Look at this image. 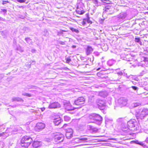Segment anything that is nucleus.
I'll use <instances>...</instances> for the list:
<instances>
[{"label": "nucleus", "mask_w": 148, "mask_h": 148, "mask_svg": "<svg viewBox=\"0 0 148 148\" xmlns=\"http://www.w3.org/2000/svg\"><path fill=\"white\" fill-rule=\"evenodd\" d=\"M32 138L27 136L23 137L21 140V146L24 147H27L32 142Z\"/></svg>", "instance_id": "nucleus-1"}, {"label": "nucleus", "mask_w": 148, "mask_h": 148, "mask_svg": "<svg viewBox=\"0 0 148 148\" xmlns=\"http://www.w3.org/2000/svg\"><path fill=\"white\" fill-rule=\"evenodd\" d=\"M127 125L130 128H133L131 130L134 131L139 129L138 123L134 119H131L127 122Z\"/></svg>", "instance_id": "nucleus-2"}, {"label": "nucleus", "mask_w": 148, "mask_h": 148, "mask_svg": "<svg viewBox=\"0 0 148 148\" xmlns=\"http://www.w3.org/2000/svg\"><path fill=\"white\" fill-rule=\"evenodd\" d=\"M55 137L54 138L55 142L59 143L62 142L64 139V135L59 133L54 134Z\"/></svg>", "instance_id": "nucleus-3"}, {"label": "nucleus", "mask_w": 148, "mask_h": 148, "mask_svg": "<svg viewBox=\"0 0 148 148\" xmlns=\"http://www.w3.org/2000/svg\"><path fill=\"white\" fill-rule=\"evenodd\" d=\"M148 115V110L146 109H143L140 114H138L136 117L138 119H143L147 115Z\"/></svg>", "instance_id": "nucleus-4"}, {"label": "nucleus", "mask_w": 148, "mask_h": 148, "mask_svg": "<svg viewBox=\"0 0 148 148\" xmlns=\"http://www.w3.org/2000/svg\"><path fill=\"white\" fill-rule=\"evenodd\" d=\"M96 103L100 110H103L105 108V103L104 101L98 99L96 100Z\"/></svg>", "instance_id": "nucleus-5"}, {"label": "nucleus", "mask_w": 148, "mask_h": 148, "mask_svg": "<svg viewBox=\"0 0 148 148\" xmlns=\"http://www.w3.org/2000/svg\"><path fill=\"white\" fill-rule=\"evenodd\" d=\"M85 99L83 97H80L78 98L74 101V103L77 105L82 106L84 103Z\"/></svg>", "instance_id": "nucleus-6"}, {"label": "nucleus", "mask_w": 148, "mask_h": 148, "mask_svg": "<svg viewBox=\"0 0 148 148\" xmlns=\"http://www.w3.org/2000/svg\"><path fill=\"white\" fill-rule=\"evenodd\" d=\"M45 126V124L42 123H38L35 127V130L37 131H40L43 129Z\"/></svg>", "instance_id": "nucleus-7"}, {"label": "nucleus", "mask_w": 148, "mask_h": 148, "mask_svg": "<svg viewBox=\"0 0 148 148\" xmlns=\"http://www.w3.org/2000/svg\"><path fill=\"white\" fill-rule=\"evenodd\" d=\"M127 14L126 13H122L120 14L117 18V20L118 22H121L123 19L126 17Z\"/></svg>", "instance_id": "nucleus-8"}, {"label": "nucleus", "mask_w": 148, "mask_h": 148, "mask_svg": "<svg viewBox=\"0 0 148 148\" xmlns=\"http://www.w3.org/2000/svg\"><path fill=\"white\" fill-rule=\"evenodd\" d=\"M60 107V105L57 102H54L51 103L49 106V108L50 109Z\"/></svg>", "instance_id": "nucleus-9"}, {"label": "nucleus", "mask_w": 148, "mask_h": 148, "mask_svg": "<svg viewBox=\"0 0 148 148\" xmlns=\"http://www.w3.org/2000/svg\"><path fill=\"white\" fill-rule=\"evenodd\" d=\"M118 102L119 104L121 107L125 106L127 104V101L126 99L123 98L119 99Z\"/></svg>", "instance_id": "nucleus-10"}, {"label": "nucleus", "mask_w": 148, "mask_h": 148, "mask_svg": "<svg viewBox=\"0 0 148 148\" xmlns=\"http://www.w3.org/2000/svg\"><path fill=\"white\" fill-rule=\"evenodd\" d=\"M85 50L86 55L87 56L90 54L93 51V49L91 46H87Z\"/></svg>", "instance_id": "nucleus-11"}, {"label": "nucleus", "mask_w": 148, "mask_h": 148, "mask_svg": "<svg viewBox=\"0 0 148 148\" xmlns=\"http://www.w3.org/2000/svg\"><path fill=\"white\" fill-rule=\"evenodd\" d=\"M64 105L65 109L67 111H70L73 109L69 101L64 102Z\"/></svg>", "instance_id": "nucleus-12"}, {"label": "nucleus", "mask_w": 148, "mask_h": 148, "mask_svg": "<svg viewBox=\"0 0 148 148\" xmlns=\"http://www.w3.org/2000/svg\"><path fill=\"white\" fill-rule=\"evenodd\" d=\"M113 9V7L111 6L110 4H108L107 5L105 6V9H103L105 12H111Z\"/></svg>", "instance_id": "nucleus-13"}, {"label": "nucleus", "mask_w": 148, "mask_h": 148, "mask_svg": "<svg viewBox=\"0 0 148 148\" xmlns=\"http://www.w3.org/2000/svg\"><path fill=\"white\" fill-rule=\"evenodd\" d=\"M102 117L98 114H96L95 118V121H98V123L100 124V122L102 121Z\"/></svg>", "instance_id": "nucleus-14"}, {"label": "nucleus", "mask_w": 148, "mask_h": 148, "mask_svg": "<svg viewBox=\"0 0 148 148\" xmlns=\"http://www.w3.org/2000/svg\"><path fill=\"white\" fill-rule=\"evenodd\" d=\"M53 123L55 125H58L61 123V121L60 117H58L54 119Z\"/></svg>", "instance_id": "nucleus-15"}, {"label": "nucleus", "mask_w": 148, "mask_h": 148, "mask_svg": "<svg viewBox=\"0 0 148 148\" xmlns=\"http://www.w3.org/2000/svg\"><path fill=\"white\" fill-rule=\"evenodd\" d=\"M77 141L79 143L87 142L88 140V139L87 138H84L83 137H81L80 138H77Z\"/></svg>", "instance_id": "nucleus-16"}, {"label": "nucleus", "mask_w": 148, "mask_h": 148, "mask_svg": "<svg viewBox=\"0 0 148 148\" xmlns=\"http://www.w3.org/2000/svg\"><path fill=\"white\" fill-rule=\"evenodd\" d=\"M41 145L40 142L38 141H35L33 143V146L34 147L37 148Z\"/></svg>", "instance_id": "nucleus-17"}, {"label": "nucleus", "mask_w": 148, "mask_h": 148, "mask_svg": "<svg viewBox=\"0 0 148 148\" xmlns=\"http://www.w3.org/2000/svg\"><path fill=\"white\" fill-rule=\"evenodd\" d=\"M12 101H17L23 102V100L21 98L18 97H14L12 98Z\"/></svg>", "instance_id": "nucleus-18"}, {"label": "nucleus", "mask_w": 148, "mask_h": 148, "mask_svg": "<svg viewBox=\"0 0 148 148\" xmlns=\"http://www.w3.org/2000/svg\"><path fill=\"white\" fill-rule=\"evenodd\" d=\"M65 135L67 139H69L73 137V133L66 132Z\"/></svg>", "instance_id": "nucleus-19"}, {"label": "nucleus", "mask_w": 148, "mask_h": 148, "mask_svg": "<svg viewBox=\"0 0 148 148\" xmlns=\"http://www.w3.org/2000/svg\"><path fill=\"white\" fill-rule=\"evenodd\" d=\"M115 62L116 61L115 60H110L108 62L107 64L108 65L111 66L115 63Z\"/></svg>", "instance_id": "nucleus-20"}, {"label": "nucleus", "mask_w": 148, "mask_h": 148, "mask_svg": "<svg viewBox=\"0 0 148 148\" xmlns=\"http://www.w3.org/2000/svg\"><path fill=\"white\" fill-rule=\"evenodd\" d=\"M88 127L90 130H92L93 132H97L98 131V129L97 128L90 125H88Z\"/></svg>", "instance_id": "nucleus-21"}, {"label": "nucleus", "mask_w": 148, "mask_h": 148, "mask_svg": "<svg viewBox=\"0 0 148 148\" xmlns=\"http://www.w3.org/2000/svg\"><path fill=\"white\" fill-rule=\"evenodd\" d=\"M106 93L104 92L101 91L99 92L98 95L104 97L106 96Z\"/></svg>", "instance_id": "nucleus-22"}, {"label": "nucleus", "mask_w": 148, "mask_h": 148, "mask_svg": "<svg viewBox=\"0 0 148 148\" xmlns=\"http://www.w3.org/2000/svg\"><path fill=\"white\" fill-rule=\"evenodd\" d=\"M25 40L26 41V42L28 43L29 44H32V41L31 39L29 38H27L25 39Z\"/></svg>", "instance_id": "nucleus-23"}, {"label": "nucleus", "mask_w": 148, "mask_h": 148, "mask_svg": "<svg viewBox=\"0 0 148 148\" xmlns=\"http://www.w3.org/2000/svg\"><path fill=\"white\" fill-rule=\"evenodd\" d=\"M96 114H90L89 116L90 119L95 120V116Z\"/></svg>", "instance_id": "nucleus-24"}, {"label": "nucleus", "mask_w": 148, "mask_h": 148, "mask_svg": "<svg viewBox=\"0 0 148 148\" xmlns=\"http://www.w3.org/2000/svg\"><path fill=\"white\" fill-rule=\"evenodd\" d=\"M70 29L73 32H75L76 33H78L79 32V31L76 29H75L73 28L72 27H71L70 28Z\"/></svg>", "instance_id": "nucleus-25"}, {"label": "nucleus", "mask_w": 148, "mask_h": 148, "mask_svg": "<svg viewBox=\"0 0 148 148\" xmlns=\"http://www.w3.org/2000/svg\"><path fill=\"white\" fill-rule=\"evenodd\" d=\"M64 121H69L71 119L70 118L69 116H64Z\"/></svg>", "instance_id": "nucleus-26"}, {"label": "nucleus", "mask_w": 148, "mask_h": 148, "mask_svg": "<svg viewBox=\"0 0 148 148\" xmlns=\"http://www.w3.org/2000/svg\"><path fill=\"white\" fill-rule=\"evenodd\" d=\"M77 9H78L77 8ZM76 12L77 13L80 14H82L84 12V11L83 10L80 11V10H76Z\"/></svg>", "instance_id": "nucleus-27"}, {"label": "nucleus", "mask_w": 148, "mask_h": 148, "mask_svg": "<svg viewBox=\"0 0 148 148\" xmlns=\"http://www.w3.org/2000/svg\"><path fill=\"white\" fill-rule=\"evenodd\" d=\"M66 132H68V133H73V130L71 128H68L67 129H66Z\"/></svg>", "instance_id": "nucleus-28"}, {"label": "nucleus", "mask_w": 148, "mask_h": 148, "mask_svg": "<svg viewBox=\"0 0 148 148\" xmlns=\"http://www.w3.org/2000/svg\"><path fill=\"white\" fill-rule=\"evenodd\" d=\"M22 95H23L26 96L28 97H30L31 96L30 94L25 92L22 93Z\"/></svg>", "instance_id": "nucleus-29"}, {"label": "nucleus", "mask_w": 148, "mask_h": 148, "mask_svg": "<svg viewBox=\"0 0 148 148\" xmlns=\"http://www.w3.org/2000/svg\"><path fill=\"white\" fill-rule=\"evenodd\" d=\"M14 1H17L20 3L25 2L26 0H14Z\"/></svg>", "instance_id": "nucleus-30"}, {"label": "nucleus", "mask_w": 148, "mask_h": 148, "mask_svg": "<svg viewBox=\"0 0 148 148\" xmlns=\"http://www.w3.org/2000/svg\"><path fill=\"white\" fill-rule=\"evenodd\" d=\"M9 3V2L8 1H3L2 2V4L3 5H5Z\"/></svg>", "instance_id": "nucleus-31"}, {"label": "nucleus", "mask_w": 148, "mask_h": 148, "mask_svg": "<svg viewBox=\"0 0 148 148\" xmlns=\"http://www.w3.org/2000/svg\"><path fill=\"white\" fill-rule=\"evenodd\" d=\"M140 104L139 103H136L134 104V107H136L138 106Z\"/></svg>", "instance_id": "nucleus-32"}, {"label": "nucleus", "mask_w": 148, "mask_h": 148, "mask_svg": "<svg viewBox=\"0 0 148 148\" xmlns=\"http://www.w3.org/2000/svg\"><path fill=\"white\" fill-rule=\"evenodd\" d=\"M59 43L60 45H64L65 44V42L62 41H60L59 42Z\"/></svg>", "instance_id": "nucleus-33"}, {"label": "nucleus", "mask_w": 148, "mask_h": 148, "mask_svg": "<svg viewBox=\"0 0 148 148\" xmlns=\"http://www.w3.org/2000/svg\"><path fill=\"white\" fill-rule=\"evenodd\" d=\"M135 41L136 42H138L140 41V39L138 38H135Z\"/></svg>", "instance_id": "nucleus-34"}, {"label": "nucleus", "mask_w": 148, "mask_h": 148, "mask_svg": "<svg viewBox=\"0 0 148 148\" xmlns=\"http://www.w3.org/2000/svg\"><path fill=\"white\" fill-rule=\"evenodd\" d=\"M71 61V59L70 58H68L66 60V63H69Z\"/></svg>", "instance_id": "nucleus-35"}, {"label": "nucleus", "mask_w": 148, "mask_h": 148, "mask_svg": "<svg viewBox=\"0 0 148 148\" xmlns=\"http://www.w3.org/2000/svg\"><path fill=\"white\" fill-rule=\"evenodd\" d=\"M138 144H139L140 145H141L143 146L144 147H147L145 145H144V144H143L142 143H138Z\"/></svg>", "instance_id": "nucleus-36"}, {"label": "nucleus", "mask_w": 148, "mask_h": 148, "mask_svg": "<svg viewBox=\"0 0 148 148\" xmlns=\"http://www.w3.org/2000/svg\"><path fill=\"white\" fill-rule=\"evenodd\" d=\"M146 73V72L145 71H143L141 73H140V75L142 76L144 74Z\"/></svg>", "instance_id": "nucleus-37"}, {"label": "nucleus", "mask_w": 148, "mask_h": 148, "mask_svg": "<svg viewBox=\"0 0 148 148\" xmlns=\"http://www.w3.org/2000/svg\"><path fill=\"white\" fill-rule=\"evenodd\" d=\"M132 87L133 88V89L134 90H136L138 88L137 87L135 86H132Z\"/></svg>", "instance_id": "nucleus-38"}, {"label": "nucleus", "mask_w": 148, "mask_h": 148, "mask_svg": "<svg viewBox=\"0 0 148 148\" xmlns=\"http://www.w3.org/2000/svg\"><path fill=\"white\" fill-rule=\"evenodd\" d=\"M87 22L88 23H90L91 24L92 23L91 21L90 20L89 18H88L87 19Z\"/></svg>", "instance_id": "nucleus-39"}, {"label": "nucleus", "mask_w": 148, "mask_h": 148, "mask_svg": "<svg viewBox=\"0 0 148 148\" xmlns=\"http://www.w3.org/2000/svg\"><path fill=\"white\" fill-rule=\"evenodd\" d=\"M117 74L120 75H122L123 74V73L121 71L117 73Z\"/></svg>", "instance_id": "nucleus-40"}, {"label": "nucleus", "mask_w": 148, "mask_h": 148, "mask_svg": "<svg viewBox=\"0 0 148 148\" xmlns=\"http://www.w3.org/2000/svg\"><path fill=\"white\" fill-rule=\"evenodd\" d=\"M1 10L4 13H6L7 12V10L6 9H1Z\"/></svg>", "instance_id": "nucleus-41"}, {"label": "nucleus", "mask_w": 148, "mask_h": 148, "mask_svg": "<svg viewBox=\"0 0 148 148\" xmlns=\"http://www.w3.org/2000/svg\"><path fill=\"white\" fill-rule=\"evenodd\" d=\"M17 7H18V8H22L23 9L24 8V6H19L17 5Z\"/></svg>", "instance_id": "nucleus-42"}, {"label": "nucleus", "mask_w": 148, "mask_h": 148, "mask_svg": "<svg viewBox=\"0 0 148 148\" xmlns=\"http://www.w3.org/2000/svg\"><path fill=\"white\" fill-rule=\"evenodd\" d=\"M31 51L32 53H34L36 52V50L34 49H32Z\"/></svg>", "instance_id": "nucleus-43"}, {"label": "nucleus", "mask_w": 148, "mask_h": 148, "mask_svg": "<svg viewBox=\"0 0 148 148\" xmlns=\"http://www.w3.org/2000/svg\"><path fill=\"white\" fill-rule=\"evenodd\" d=\"M40 109L41 110V111L43 112V111L45 109V108H40Z\"/></svg>", "instance_id": "nucleus-44"}, {"label": "nucleus", "mask_w": 148, "mask_h": 148, "mask_svg": "<svg viewBox=\"0 0 148 148\" xmlns=\"http://www.w3.org/2000/svg\"><path fill=\"white\" fill-rule=\"evenodd\" d=\"M145 142L147 143H148V137H147L146 139L145 140Z\"/></svg>", "instance_id": "nucleus-45"}, {"label": "nucleus", "mask_w": 148, "mask_h": 148, "mask_svg": "<svg viewBox=\"0 0 148 148\" xmlns=\"http://www.w3.org/2000/svg\"><path fill=\"white\" fill-rule=\"evenodd\" d=\"M67 125V124H64L63 125V128H64V127H66V126Z\"/></svg>", "instance_id": "nucleus-46"}, {"label": "nucleus", "mask_w": 148, "mask_h": 148, "mask_svg": "<svg viewBox=\"0 0 148 148\" xmlns=\"http://www.w3.org/2000/svg\"><path fill=\"white\" fill-rule=\"evenodd\" d=\"M82 24L83 25H85L86 24V23L85 21H83L82 22Z\"/></svg>", "instance_id": "nucleus-47"}, {"label": "nucleus", "mask_w": 148, "mask_h": 148, "mask_svg": "<svg viewBox=\"0 0 148 148\" xmlns=\"http://www.w3.org/2000/svg\"><path fill=\"white\" fill-rule=\"evenodd\" d=\"M131 76H132L131 75H130V76H127V77L128 78H129V79H130V77Z\"/></svg>", "instance_id": "nucleus-48"}, {"label": "nucleus", "mask_w": 148, "mask_h": 148, "mask_svg": "<svg viewBox=\"0 0 148 148\" xmlns=\"http://www.w3.org/2000/svg\"><path fill=\"white\" fill-rule=\"evenodd\" d=\"M76 47V46L75 45H73L72 46V47L73 48H75Z\"/></svg>", "instance_id": "nucleus-49"}, {"label": "nucleus", "mask_w": 148, "mask_h": 148, "mask_svg": "<svg viewBox=\"0 0 148 148\" xmlns=\"http://www.w3.org/2000/svg\"><path fill=\"white\" fill-rule=\"evenodd\" d=\"M1 20L3 21H5V19L4 18H2Z\"/></svg>", "instance_id": "nucleus-50"}, {"label": "nucleus", "mask_w": 148, "mask_h": 148, "mask_svg": "<svg viewBox=\"0 0 148 148\" xmlns=\"http://www.w3.org/2000/svg\"><path fill=\"white\" fill-rule=\"evenodd\" d=\"M102 1H103L104 3H106V2H104V1H106L105 0H102Z\"/></svg>", "instance_id": "nucleus-51"}, {"label": "nucleus", "mask_w": 148, "mask_h": 148, "mask_svg": "<svg viewBox=\"0 0 148 148\" xmlns=\"http://www.w3.org/2000/svg\"><path fill=\"white\" fill-rule=\"evenodd\" d=\"M46 32H47V34H46V35H48V32H47V31H46Z\"/></svg>", "instance_id": "nucleus-52"}, {"label": "nucleus", "mask_w": 148, "mask_h": 148, "mask_svg": "<svg viewBox=\"0 0 148 148\" xmlns=\"http://www.w3.org/2000/svg\"><path fill=\"white\" fill-rule=\"evenodd\" d=\"M100 68H98L97 69V71H99V70L100 69Z\"/></svg>", "instance_id": "nucleus-53"}, {"label": "nucleus", "mask_w": 148, "mask_h": 148, "mask_svg": "<svg viewBox=\"0 0 148 148\" xmlns=\"http://www.w3.org/2000/svg\"><path fill=\"white\" fill-rule=\"evenodd\" d=\"M121 119H121V118H120V119H118V121H120V120H121Z\"/></svg>", "instance_id": "nucleus-54"}, {"label": "nucleus", "mask_w": 148, "mask_h": 148, "mask_svg": "<svg viewBox=\"0 0 148 148\" xmlns=\"http://www.w3.org/2000/svg\"><path fill=\"white\" fill-rule=\"evenodd\" d=\"M2 134L0 133V136H2Z\"/></svg>", "instance_id": "nucleus-55"}, {"label": "nucleus", "mask_w": 148, "mask_h": 148, "mask_svg": "<svg viewBox=\"0 0 148 148\" xmlns=\"http://www.w3.org/2000/svg\"><path fill=\"white\" fill-rule=\"evenodd\" d=\"M34 86H32L30 88H33Z\"/></svg>", "instance_id": "nucleus-56"}, {"label": "nucleus", "mask_w": 148, "mask_h": 148, "mask_svg": "<svg viewBox=\"0 0 148 148\" xmlns=\"http://www.w3.org/2000/svg\"><path fill=\"white\" fill-rule=\"evenodd\" d=\"M2 18L1 17H0V21L1 20Z\"/></svg>", "instance_id": "nucleus-57"}, {"label": "nucleus", "mask_w": 148, "mask_h": 148, "mask_svg": "<svg viewBox=\"0 0 148 148\" xmlns=\"http://www.w3.org/2000/svg\"><path fill=\"white\" fill-rule=\"evenodd\" d=\"M96 2H97V0H94Z\"/></svg>", "instance_id": "nucleus-58"}, {"label": "nucleus", "mask_w": 148, "mask_h": 148, "mask_svg": "<svg viewBox=\"0 0 148 148\" xmlns=\"http://www.w3.org/2000/svg\"><path fill=\"white\" fill-rule=\"evenodd\" d=\"M135 142H136V143H137V144H138V143H137V142H138V141H135Z\"/></svg>", "instance_id": "nucleus-59"}, {"label": "nucleus", "mask_w": 148, "mask_h": 148, "mask_svg": "<svg viewBox=\"0 0 148 148\" xmlns=\"http://www.w3.org/2000/svg\"><path fill=\"white\" fill-rule=\"evenodd\" d=\"M146 13L148 14V12H147Z\"/></svg>", "instance_id": "nucleus-60"}, {"label": "nucleus", "mask_w": 148, "mask_h": 148, "mask_svg": "<svg viewBox=\"0 0 148 148\" xmlns=\"http://www.w3.org/2000/svg\"><path fill=\"white\" fill-rule=\"evenodd\" d=\"M147 121L148 122V119H147Z\"/></svg>", "instance_id": "nucleus-61"}]
</instances>
